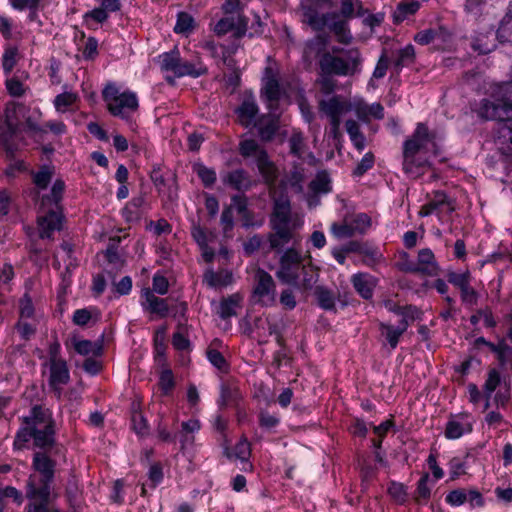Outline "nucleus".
Here are the masks:
<instances>
[{"instance_id": "obj_13", "label": "nucleus", "mask_w": 512, "mask_h": 512, "mask_svg": "<svg viewBox=\"0 0 512 512\" xmlns=\"http://www.w3.org/2000/svg\"><path fill=\"white\" fill-rule=\"evenodd\" d=\"M49 370L48 384L49 387L60 397L62 394L63 386L70 381V372L68 364L65 361H58L45 364Z\"/></svg>"}, {"instance_id": "obj_40", "label": "nucleus", "mask_w": 512, "mask_h": 512, "mask_svg": "<svg viewBox=\"0 0 512 512\" xmlns=\"http://www.w3.org/2000/svg\"><path fill=\"white\" fill-rule=\"evenodd\" d=\"M331 233L338 239L350 238L358 234L353 227L350 218H345L342 223H333L331 225Z\"/></svg>"}, {"instance_id": "obj_46", "label": "nucleus", "mask_w": 512, "mask_h": 512, "mask_svg": "<svg viewBox=\"0 0 512 512\" xmlns=\"http://www.w3.org/2000/svg\"><path fill=\"white\" fill-rule=\"evenodd\" d=\"M443 32L444 29L442 27H439L438 29H425L416 33L413 39L420 45H428L436 38H439Z\"/></svg>"}, {"instance_id": "obj_5", "label": "nucleus", "mask_w": 512, "mask_h": 512, "mask_svg": "<svg viewBox=\"0 0 512 512\" xmlns=\"http://www.w3.org/2000/svg\"><path fill=\"white\" fill-rule=\"evenodd\" d=\"M159 63L161 70L172 72L178 78L185 76L198 78L208 73V68L199 54L196 53L191 58H183L177 47L159 55Z\"/></svg>"}, {"instance_id": "obj_2", "label": "nucleus", "mask_w": 512, "mask_h": 512, "mask_svg": "<svg viewBox=\"0 0 512 512\" xmlns=\"http://www.w3.org/2000/svg\"><path fill=\"white\" fill-rule=\"evenodd\" d=\"M438 156L440 147L436 141V133L430 131L425 123H418L412 135L403 143V171L412 178L424 174L430 166L427 154Z\"/></svg>"}, {"instance_id": "obj_11", "label": "nucleus", "mask_w": 512, "mask_h": 512, "mask_svg": "<svg viewBox=\"0 0 512 512\" xmlns=\"http://www.w3.org/2000/svg\"><path fill=\"white\" fill-rule=\"evenodd\" d=\"M26 107L23 104L9 102L5 108L6 131L0 133V142L4 145L7 152L13 153L16 146L11 143V139L17 135L21 128V117L25 116Z\"/></svg>"}, {"instance_id": "obj_8", "label": "nucleus", "mask_w": 512, "mask_h": 512, "mask_svg": "<svg viewBox=\"0 0 512 512\" xmlns=\"http://www.w3.org/2000/svg\"><path fill=\"white\" fill-rule=\"evenodd\" d=\"M239 153L244 158L253 157L264 182L268 185H274L278 178V169L274 162L270 160L267 151L256 140L246 139L241 141Z\"/></svg>"}, {"instance_id": "obj_60", "label": "nucleus", "mask_w": 512, "mask_h": 512, "mask_svg": "<svg viewBox=\"0 0 512 512\" xmlns=\"http://www.w3.org/2000/svg\"><path fill=\"white\" fill-rule=\"evenodd\" d=\"M6 89L12 97H22L26 92L24 84L16 77H12L5 82Z\"/></svg>"}, {"instance_id": "obj_44", "label": "nucleus", "mask_w": 512, "mask_h": 512, "mask_svg": "<svg viewBox=\"0 0 512 512\" xmlns=\"http://www.w3.org/2000/svg\"><path fill=\"white\" fill-rule=\"evenodd\" d=\"M10 5L19 11H23L28 9L33 14H35V10H39L44 7V3H49V0H8Z\"/></svg>"}, {"instance_id": "obj_34", "label": "nucleus", "mask_w": 512, "mask_h": 512, "mask_svg": "<svg viewBox=\"0 0 512 512\" xmlns=\"http://www.w3.org/2000/svg\"><path fill=\"white\" fill-rule=\"evenodd\" d=\"M204 48L209 51L214 58H219L223 64L228 67H232L233 60L230 59L232 51L222 45H217L214 41H207L204 44Z\"/></svg>"}, {"instance_id": "obj_61", "label": "nucleus", "mask_w": 512, "mask_h": 512, "mask_svg": "<svg viewBox=\"0 0 512 512\" xmlns=\"http://www.w3.org/2000/svg\"><path fill=\"white\" fill-rule=\"evenodd\" d=\"M196 172L205 187H211L216 182V172L213 169L199 165Z\"/></svg>"}, {"instance_id": "obj_42", "label": "nucleus", "mask_w": 512, "mask_h": 512, "mask_svg": "<svg viewBox=\"0 0 512 512\" xmlns=\"http://www.w3.org/2000/svg\"><path fill=\"white\" fill-rule=\"evenodd\" d=\"M310 189L315 193H328L331 191V180L326 171L318 172L310 183Z\"/></svg>"}, {"instance_id": "obj_20", "label": "nucleus", "mask_w": 512, "mask_h": 512, "mask_svg": "<svg viewBox=\"0 0 512 512\" xmlns=\"http://www.w3.org/2000/svg\"><path fill=\"white\" fill-rule=\"evenodd\" d=\"M410 324L406 320H400L397 327L392 324L381 322L379 324V330L383 337H385L390 348L394 350L400 340V337L406 332Z\"/></svg>"}, {"instance_id": "obj_35", "label": "nucleus", "mask_w": 512, "mask_h": 512, "mask_svg": "<svg viewBox=\"0 0 512 512\" xmlns=\"http://www.w3.org/2000/svg\"><path fill=\"white\" fill-rule=\"evenodd\" d=\"M315 296L318 305L324 310H334L336 305V297L334 293L326 287L317 286L315 288Z\"/></svg>"}, {"instance_id": "obj_22", "label": "nucleus", "mask_w": 512, "mask_h": 512, "mask_svg": "<svg viewBox=\"0 0 512 512\" xmlns=\"http://www.w3.org/2000/svg\"><path fill=\"white\" fill-rule=\"evenodd\" d=\"M328 45V37L323 34H318L314 38L308 40L305 43V47L303 50V58L306 61H311L313 58L319 57L324 53H327L326 51Z\"/></svg>"}, {"instance_id": "obj_7", "label": "nucleus", "mask_w": 512, "mask_h": 512, "mask_svg": "<svg viewBox=\"0 0 512 512\" xmlns=\"http://www.w3.org/2000/svg\"><path fill=\"white\" fill-rule=\"evenodd\" d=\"M103 100L106 103L108 112L114 117H119L125 121H130L134 113L137 112L139 102L136 93L120 89L114 83H109L102 91Z\"/></svg>"}, {"instance_id": "obj_28", "label": "nucleus", "mask_w": 512, "mask_h": 512, "mask_svg": "<svg viewBox=\"0 0 512 512\" xmlns=\"http://www.w3.org/2000/svg\"><path fill=\"white\" fill-rule=\"evenodd\" d=\"M55 168L51 165H42L38 171L32 172V182L39 190L47 189L53 179Z\"/></svg>"}, {"instance_id": "obj_39", "label": "nucleus", "mask_w": 512, "mask_h": 512, "mask_svg": "<svg viewBox=\"0 0 512 512\" xmlns=\"http://www.w3.org/2000/svg\"><path fill=\"white\" fill-rule=\"evenodd\" d=\"M195 27L194 18L187 12H179L177 14L176 24L174 26V32L176 34L188 35Z\"/></svg>"}, {"instance_id": "obj_30", "label": "nucleus", "mask_w": 512, "mask_h": 512, "mask_svg": "<svg viewBox=\"0 0 512 512\" xmlns=\"http://www.w3.org/2000/svg\"><path fill=\"white\" fill-rule=\"evenodd\" d=\"M204 280L211 288L226 287L233 282V275L230 271H209L205 274Z\"/></svg>"}, {"instance_id": "obj_10", "label": "nucleus", "mask_w": 512, "mask_h": 512, "mask_svg": "<svg viewBox=\"0 0 512 512\" xmlns=\"http://www.w3.org/2000/svg\"><path fill=\"white\" fill-rule=\"evenodd\" d=\"M252 300L263 307H272L276 304L275 281L264 269L258 268L255 271Z\"/></svg>"}, {"instance_id": "obj_16", "label": "nucleus", "mask_w": 512, "mask_h": 512, "mask_svg": "<svg viewBox=\"0 0 512 512\" xmlns=\"http://www.w3.org/2000/svg\"><path fill=\"white\" fill-rule=\"evenodd\" d=\"M416 265L418 274L427 277L437 276L440 270L435 255L429 248H423L418 251Z\"/></svg>"}, {"instance_id": "obj_1", "label": "nucleus", "mask_w": 512, "mask_h": 512, "mask_svg": "<svg viewBox=\"0 0 512 512\" xmlns=\"http://www.w3.org/2000/svg\"><path fill=\"white\" fill-rule=\"evenodd\" d=\"M21 426L14 437L13 447L22 450L32 440L37 450L32 455L31 473L25 483L27 504L24 512H62L54 501L57 462L50 451L56 445V422L52 411L42 404H34L27 415L19 418Z\"/></svg>"}, {"instance_id": "obj_49", "label": "nucleus", "mask_w": 512, "mask_h": 512, "mask_svg": "<svg viewBox=\"0 0 512 512\" xmlns=\"http://www.w3.org/2000/svg\"><path fill=\"white\" fill-rule=\"evenodd\" d=\"M105 257L109 265H111L112 271L118 272L124 267L125 260L119 255L114 245L108 246L105 251Z\"/></svg>"}, {"instance_id": "obj_43", "label": "nucleus", "mask_w": 512, "mask_h": 512, "mask_svg": "<svg viewBox=\"0 0 512 512\" xmlns=\"http://www.w3.org/2000/svg\"><path fill=\"white\" fill-rule=\"evenodd\" d=\"M415 60V49L412 44L406 45L404 48L398 51L397 59L394 62L396 68L401 69L414 63Z\"/></svg>"}, {"instance_id": "obj_36", "label": "nucleus", "mask_w": 512, "mask_h": 512, "mask_svg": "<svg viewBox=\"0 0 512 512\" xmlns=\"http://www.w3.org/2000/svg\"><path fill=\"white\" fill-rule=\"evenodd\" d=\"M386 306L390 312L401 316V320H406L408 324H411L419 316V310L417 307L412 305L399 306L393 303H388Z\"/></svg>"}, {"instance_id": "obj_33", "label": "nucleus", "mask_w": 512, "mask_h": 512, "mask_svg": "<svg viewBox=\"0 0 512 512\" xmlns=\"http://www.w3.org/2000/svg\"><path fill=\"white\" fill-rule=\"evenodd\" d=\"M74 349L80 355H93L99 356L102 353L103 345L102 341L92 342L90 340H75Z\"/></svg>"}, {"instance_id": "obj_52", "label": "nucleus", "mask_w": 512, "mask_h": 512, "mask_svg": "<svg viewBox=\"0 0 512 512\" xmlns=\"http://www.w3.org/2000/svg\"><path fill=\"white\" fill-rule=\"evenodd\" d=\"M447 281L456 288L460 289L468 282H471V273L469 270L463 272L449 271L447 273Z\"/></svg>"}, {"instance_id": "obj_14", "label": "nucleus", "mask_w": 512, "mask_h": 512, "mask_svg": "<svg viewBox=\"0 0 512 512\" xmlns=\"http://www.w3.org/2000/svg\"><path fill=\"white\" fill-rule=\"evenodd\" d=\"M262 81L261 96L269 106H272L273 103L279 101L283 94L277 72L271 66L266 67Z\"/></svg>"}, {"instance_id": "obj_47", "label": "nucleus", "mask_w": 512, "mask_h": 512, "mask_svg": "<svg viewBox=\"0 0 512 512\" xmlns=\"http://www.w3.org/2000/svg\"><path fill=\"white\" fill-rule=\"evenodd\" d=\"M18 48L16 46H8L5 48L2 56V67L5 74H10L17 64Z\"/></svg>"}, {"instance_id": "obj_64", "label": "nucleus", "mask_w": 512, "mask_h": 512, "mask_svg": "<svg viewBox=\"0 0 512 512\" xmlns=\"http://www.w3.org/2000/svg\"><path fill=\"white\" fill-rule=\"evenodd\" d=\"M335 33L338 42L342 44H349L352 40V36L347 29L346 23L343 21L335 22L332 28Z\"/></svg>"}, {"instance_id": "obj_58", "label": "nucleus", "mask_w": 512, "mask_h": 512, "mask_svg": "<svg viewBox=\"0 0 512 512\" xmlns=\"http://www.w3.org/2000/svg\"><path fill=\"white\" fill-rule=\"evenodd\" d=\"M471 46L479 54H487L495 48L493 41H488V37L485 35H480L473 39Z\"/></svg>"}, {"instance_id": "obj_54", "label": "nucleus", "mask_w": 512, "mask_h": 512, "mask_svg": "<svg viewBox=\"0 0 512 512\" xmlns=\"http://www.w3.org/2000/svg\"><path fill=\"white\" fill-rule=\"evenodd\" d=\"M207 358L209 362L218 370L222 372H226L228 370L229 365L220 351L216 349H208Z\"/></svg>"}, {"instance_id": "obj_27", "label": "nucleus", "mask_w": 512, "mask_h": 512, "mask_svg": "<svg viewBox=\"0 0 512 512\" xmlns=\"http://www.w3.org/2000/svg\"><path fill=\"white\" fill-rule=\"evenodd\" d=\"M428 202L429 206L437 212L452 213L456 209L455 200L450 198L443 191L433 192V195Z\"/></svg>"}, {"instance_id": "obj_51", "label": "nucleus", "mask_w": 512, "mask_h": 512, "mask_svg": "<svg viewBox=\"0 0 512 512\" xmlns=\"http://www.w3.org/2000/svg\"><path fill=\"white\" fill-rule=\"evenodd\" d=\"M358 234H364L371 227V217L366 213H358L350 218Z\"/></svg>"}, {"instance_id": "obj_15", "label": "nucleus", "mask_w": 512, "mask_h": 512, "mask_svg": "<svg viewBox=\"0 0 512 512\" xmlns=\"http://www.w3.org/2000/svg\"><path fill=\"white\" fill-rule=\"evenodd\" d=\"M473 429L471 417L469 414L460 413L452 415L445 428L444 435L447 439H458L466 433H470Z\"/></svg>"}, {"instance_id": "obj_50", "label": "nucleus", "mask_w": 512, "mask_h": 512, "mask_svg": "<svg viewBox=\"0 0 512 512\" xmlns=\"http://www.w3.org/2000/svg\"><path fill=\"white\" fill-rule=\"evenodd\" d=\"M375 157L372 152H367L354 168L352 175L354 177L363 176L374 166Z\"/></svg>"}, {"instance_id": "obj_6", "label": "nucleus", "mask_w": 512, "mask_h": 512, "mask_svg": "<svg viewBox=\"0 0 512 512\" xmlns=\"http://www.w3.org/2000/svg\"><path fill=\"white\" fill-rule=\"evenodd\" d=\"M318 64L323 75L353 76L361 70L362 57L358 48H350L345 51V57L324 53Z\"/></svg>"}, {"instance_id": "obj_48", "label": "nucleus", "mask_w": 512, "mask_h": 512, "mask_svg": "<svg viewBox=\"0 0 512 512\" xmlns=\"http://www.w3.org/2000/svg\"><path fill=\"white\" fill-rule=\"evenodd\" d=\"M501 377L500 373L496 369H491L488 372V377L484 384V392L487 400L491 397L492 393L495 391L497 386L500 384ZM489 407V402L487 401L485 404V408Z\"/></svg>"}, {"instance_id": "obj_26", "label": "nucleus", "mask_w": 512, "mask_h": 512, "mask_svg": "<svg viewBox=\"0 0 512 512\" xmlns=\"http://www.w3.org/2000/svg\"><path fill=\"white\" fill-rule=\"evenodd\" d=\"M319 107L327 116L343 115L351 111L349 102L341 101L338 96H333L328 100H322Z\"/></svg>"}, {"instance_id": "obj_45", "label": "nucleus", "mask_w": 512, "mask_h": 512, "mask_svg": "<svg viewBox=\"0 0 512 512\" xmlns=\"http://www.w3.org/2000/svg\"><path fill=\"white\" fill-rule=\"evenodd\" d=\"M364 256V264L367 266H373L382 259V254L379 249L375 246L363 243L360 253Z\"/></svg>"}, {"instance_id": "obj_25", "label": "nucleus", "mask_w": 512, "mask_h": 512, "mask_svg": "<svg viewBox=\"0 0 512 512\" xmlns=\"http://www.w3.org/2000/svg\"><path fill=\"white\" fill-rule=\"evenodd\" d=\"M235 28L237 37H241L246 32L247 22L244 19L239 18V22L236 27V23L233 17H224L215 24L214 32L217 35L222 36L234 30Z\"/></svg>"}, {"instance_id": "obj_55", "label": "nucleus", "mask_w": 512, "mask_h": 512, "mask_svg": "<svg viewBox=\"0 0 512 512\" xmlns=\"http://www.w3.org/2000/svg\"><path fill=\"white\" fill-rule=\"evenodd\" d=\"M351 111H354L356 116L362 122H369V104L363 99H355L353 102H349Z\"/></svg>"}, {"instance_id": "obj_23", "label": "nucleus", "mask_w": 512, "mask_h": 512, "mask_svg": "<svg viewBox=\"0 0 512 512\" xmlns=\"http://www.w3.org/2000/svg\"><path fill=\"white\" fill-rule=\"evenodd\" d=\"M253 125L257 127L261 140L267 142L274 138L278 130V119L271 115H265L255 121Z\"/></svg>"}, {"instance_id": "obj_19", "label": "nucleus", "mask_w": 512, "mask_h": 512, "mask_svg": "<svg viewBox=\"0 0 512 512\" xmlns=\"http://www.w3.org/2000/svg\"><path fill=\"white\" fill-rule=\"evenodd\" d=\"M351 283L356 292L363 299L368 300L373 297V291L377 285V279L369 273L359 272L351 277Z\"/></svg>"}, {"instance_id": "obj_57", "label": "nucleus", "mask_w": 512, "mask_h": 512, "mask_svg": "<svg viewBox=\"0 0 512 512\" xmlns=\"http://www.w3.org/2000/svg\"><path fill=\"white\" fill-rule=\"evenodd\" d=\"M238 397V390L229 385V384H222L220 386V397H219V404L221 406H226L230 402L235 401Z\"/></svg>"}, {"instance_id": "obj_32", "label": "nucleus", "mask_w": 512, "mask_h": 512, "mask_svg": "<svg viewBox=\"0 0 512 512\" xmlns=\"http://www.w3.org/2000/svg\"><path fill=\"white\" fill-rule=\"evenodd\" d=\"M145 203L143 196L132 198L122 209V216L127 222H133L140 218L141 208Z\"/></svg>"}, {"instance_id": "obj_9", "label": "nucleus", "mask_w": 512, "mask_h": 512, "mask_svg": "<svg viewBox=\"0 0 512 512\" xmlns=\"http://www.w3.org/2000/svg\"><path fill=\"white\" fill-rule=\"evenodd\" d=\"M501 98L491 101L483 99L478 109V115L486 120H512V82L502 89Z\"/></svg>"}, {"instance_id": "obj_24", "label": "nucleus", "mask_w": 512, "mask_h": 512, "mask_svg": "<svg viewBox=\"0 0 512 512\" xmlns=\"http://www.w3.org/2000/svg\"><path fill=\"white\" fill-rule=\"evenodd\" d=\"M243 297L238 294H232L222 298L219 304L218 315L221 319L226 320L237 315V310L241 308Z\"/></svg>"}, {"instance_id": "obj_41", "label": "nucleus", "mask_w": 512, "mask_h": 512, "mask_svg": "<svg viewBox=\"0 0 512 512\" xmlns=\"http://www.w3.org/2000/svg\"><path fill=\"white\" fill-rule=\"evenodd\" d=\"M251 454V448L250 443L247 440H241L239 441L234 448V455L236 458L242 461L243 463V470L244 471H251L253 466L251 463L248 462V459Z\"/></svg>"}, {"instance_id": "obj_18", "label": "nucleus", "mask_w": 512, "mask_h": 512, "mask_svg": "<svg viewBox=\"0 0 512 512\" xmlns=\"http://www.w3.org/2000/svg\"><path fill=\"white\" fill-rule=\"evenodd\" d=\"M141 298V305L144 310L160 317L167 316L169 307L165 299L155 296L149 288L142 291Z\"/></svg>"}, {"instance_id": "obj_31", "label": "nucleus", "mask_w": 512, "mask_h": 512, "mask_svg": "<svg viewBox=\"0 0 512 512\" xmlns=\"http://www.w3.org/2000/svg\"><path fill=\"white\" fill-rule=\"evenodd\" d=\"M319 274L314 266L311 264H304L300 271V279L295 286L303 289L310 290L318 281Z\"/></svg>"}, {"instance_id": "obj_21", "label": "nucleus", "mask_w": 512, "mask_h": 512, "mask_svg": "<svg viewBox=\"0 0 512 512\" xmlns=\"http://www.w3.org/2000/svg\"><path fill=\"white\" fill-rule=\"evenodd\" d=\"M239 122L244 127H249L255 123V118L258 113V106L253 97H246L243 99L240 106L235 110Z\"/></svg>"}, {"instance_id": "obj_37", "label": "nucleus", "mask_w": 512, "mask_h": 512, "mask_svg": "<svg viewBox=\"0 0 512 512\" xmlns=\"http://www.w3.org/2000/svg\"><path fill=\"white\" fill-rule=\"evenodd\" d=\"M305 179L304 168L301 165H293L292 169L286 175L285 183L296 192H302Z\"/></svg>"}, {"instance_id": "obj_53", "label": "nucleus", "mask_w": 512, "mask_h": 512, "mask_svg": "<svg viewBox=\"0 0 512 512\" xmlns=\"http://www.w3.org/2000/svg\"><path fill=\"white\" fill-rule=\"evenodd\" d=\"M460 290V297L463 304L467 306H474L478 302L479 294L478 292L471 286V282H468L464 285Z\"/></svg>"}, {"instance_id": "obj_17", "label": "nucleus", "mask_w": 512, "mask_h": 512, "mask_svg": "<svg viewBox=\"0 0 512 512\" xmlns=\"http://www.w3.org/2000/svg\"><path fill=\"white\" fill-rule=\"evenodd\" d=\"M222 181L225 185L240 192L248 191L253 186L251 176L242 168L227 172L222 176Z\"/></svg>"}, {"instance_id": "obj_56", "label": "nucleus", "mask_w": 512, "mask_h": 512, "mask_svg": "<svg viewBox=\"0 0 512 512\" xmlns=\"http://www.w3.org/2000/svg\"><path fill=\"white\" fill-rule=\"evenodd\" d=\"M61 249L65 254L66 272L71 273L78 266L77 259L74 257V247L72 244L64 241L61 243Z\"/></svg>"}, {"instance_id": "obj_4", "label": "nucleus", "mask_w": 512, "mask_h": 512, "mask_svg": "<svg viewBox=\"0 0 512 512\" xmlns=\"http://www.w3.org/2000/svg\"><path fill=\"white\" fill-rule=\"evenodd\" d=\"M66 185L63 179L54 180L50 193L42 196V205H53L54 208L38 218V232L41 239H53V234L63 228L64 215L61 201Z\"/></svg>"}, {"instance_id": "obj_62", "label": "nucleus", "mask_w": 512, "mask_h": 512, "mask_svg": "<svg viewBox=\"0 0 512 512\" xmlns=\"http://www.w3.org/2000/svg\"><path fill=\"white\" fill-rule=\"evenodd\" d=\"M445 501L451 506H461L467 502V490L461 488L452 490L446 495Z\"/></svg>"}, {"instance_id": "obj_59", "label": "nucleus", "mask_w": 512, "mask_h": 512, "mask_svg": "<svg viewBox=\"0 0 512 512\" xmlns=\"http://www.w3.org/2000/svg\"><path fill=\"white\" fill-rule=\"evenodd\" d=\"M306 22L314 29L321 30L326 24L324 15H319L317 11L313 9H307L304 13Z\"/></svg>"}, {"instance_id": "obj_63", "label": "nucleus", "mask_w": 512, "mask_h": 512, "mask_svg": "<svg viewBox=\"0 0 512 512\" xmlns=\"http://www.w3.org/2000/svg\"><path fill=\"white\" fill-rule=\"evenodd\" d=\"M290 152L298 158L302 157L304 149V137L302 133L295 132L289 139Z\"/></svg>"}, {"instance_id": "obj_12", "label": "nucleus", "mask_w": 512, "mask_h": 512, "mask_svg": "<svg viewBox=\"0 0 512 512\" xmlns=\"http://www.w3.org/2000/svg\"><path fill=\"white\" fill-rule=\"evenodd\" d=\"M304 264L301 253L294 248H289L280 258L276 276L281 282L295 286L299 282L300 271Z\"/></svg>"}, {"instance_id": "obj_29", "label": "nucleus", "mask_w": 512, "mask_h": 512, "mask_svg": "<svg viewBox=\"0 0 512 512\" xmlns=\"http://www.w3.org/2000/svg\"><path fill=\"white\" fill-rule=\"evenodd\" d=\"M420 8L418 1L400 2L392 13L393 22L399 24L414 15Z\"/></svg>"}, {"instance_id": "obj_3", "label": "nucleus", "mask_w": 512, "mask_h": 512, "mask_svg": "<svg viewBox=\"0 0 512 512\" xmlns=\"http://www.w3.org/2000/svg\"><path fill=\"white\" fill-rule=\"evenodd\" d=\"M273 209L269 219L271 231L267 234L269 251L280 252L289 243L296 244V230L302 223L292 216L291 203L287 194L273 195Z\"/></svg>"}, {"instance_id": "obj_38", "label": "nucleus", "mask_w": 512, "mask_h": 512, "mask_svg": "<svg viewBox=\"0 0 512 512\" xmlns=\"http://www.w3.org/2000/svg\"><path fill=\"white\" fill-rule=\"evenodd\" d=\"M79 96L74 92H63L58 94L53 101L57 112L64 113L68 111L77 101Z\"/></svg>"}]
</instances>
